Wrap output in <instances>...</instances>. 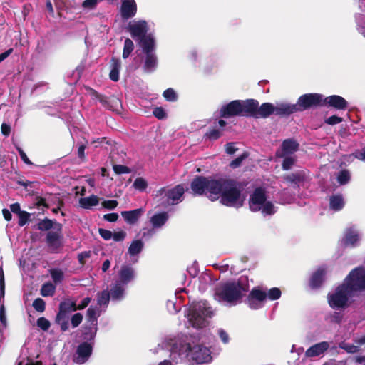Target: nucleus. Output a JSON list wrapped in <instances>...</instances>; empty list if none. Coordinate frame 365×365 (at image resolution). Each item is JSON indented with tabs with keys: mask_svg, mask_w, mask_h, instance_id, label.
Masks as SVG:
<instances>
[{
	"mask_svg": "<svg viewBox=\"0 0 365 365\" xmlns=\"http://www.w3.org/2000/svg\"><path fill=\"white\" fill-rule=\"evenodd\" d=\"M170 351L173 360L187 362L191 365L210 363L212 356L204 340L198 336H185L181 339H165L160 345Z\"/></svg>",
	"mask_w": 365,
	"mask_h": 365,
	"instance_id": "nucleus-1",
	"label": "nucleus"
},
{
	"mask_svg": "<svg viewBox=\"0 0 365 365\" xmlns=\"http://www.w3.org/2000/svg\"><path fill=\"white\" fill-rule=\"evenodd\" d=\"M248 291V279L245 277H241L237 281L220 284L215 289V299L226 305L235 306L242 302Z\"/></svg>",
	"mask_w": 365,
	"mask_h": 365,
	"instance_id": "nucleus-2",
	"label": "nucleus"
},
{
	"mask_svg": "<svg viewBox=\"0 0 365 365\" xmlns=\"http://www.w3.org/2000/svg\"><path fill=\"white\" fill-rule=\"evenodd\" d=\"M217 183V200L220 199L222 205L234 207H240L243 205L245 197L241 193L239 183L227 178H218Z\"/></svg>",
	"mask_w": 365,
	"mask_h": 365,
	"instance_id": "nucleus-3",
	"label": "nucleus"
},
{
	"mask_svg": "<svg viewBox=\"0 0 365 365\" xmlns=\"http://www.w3.org/2000/svg\"><path fill=\"white\" fill-rule=\"evenodd\" d=\"M212 315L211 308L206 301H200L192 303L186 314L189 326L201 329L208 324V318Z\"/></svg>",
	"mask_w": 365,
	"mask_h": 365,
	"instance_id": "nucleus-4",
	"label": "nucleus"
},
{
	"mask_svg": "<svg viewBox=\"0 0 365 365\" xmlns=\"http://www.w3.org/2000/svg\"><path fill=\"white\" fill-rule=\"evenodd\" d=\"M218 179L197 177L191 183V189L195 195H205L212 201L217 200Z\"/></svg>",
	"mask_w": 365,
	"mask_h": 365,
	"instance_id": "nucleus-5",
	"label": "nucleus"
},
{
	"mask_svg": "<svg viewBox=\"0 0 365 365\" xmlns=\"http://www.w3.org/2000/svg\"><path fill=\"white\" fill-rule=\"evenodd\" d=\"M249 205L252 211H260L264 215H270L276 212V207L268 200L264 190L257 188L250 195Z\"/></svg>",
	"mask_w": 365,
	"mask_h": 365,
	"instance_id": "nucleus-6",
	"label": "nucleus"
},
{
	"mask_svg": "<svg viewBox=\"0 0 365 365\" xmlns=\"http://www.w3.org/2000/svg\"><path fill=\"white\" fill-rule=\"evenodd\" d=\"M250 98L246 100H234L224 105L220 110V116L229 118L235 116H244L249 118L247 106Z\"/></svg>",
	"mask_w": 365,
	"mask_h": 365,
	"instance_id": "nucleus-7",
	"label": "nucleus"
},
{
	"mask_svg": "<svg viewBox=\"0 0 365 365\" xmlns=\"http://www.w3.org/2000/svg\"><path fill=\"white\" fill-rule=\"evenodd\" d=\"M249 118H267L274 114V106L272 103H263L259 106L257 100L250 98V104L247 106Z\"/></svg>",
	"mask_w": 365,
	"mask_h": 365,
	"instance_id": "nucleus-8",
	"label": "nucleus"
},
{
	"mask_svg": "<svg viewBox=\"0 0 365 365\" xmlns=\"http://www.w3.org/2000/svg\"><path fill=\"white\" fill-rule=\"evenodd\" d=\"M343 284L351 292L365 291V268L359 267L352 270Z\"/></svg>",
	"mask_w": 365,
	"mask_h": 365,
	"instance_id": "nucleus-9",
	"label": "nucleus"
},
{
	"mask_svg": "<svg viewBox=\"0 0 365 365\" xmlns=\"http://www.w3.org/2000/svg\"><path fill=\"white\" fill-rule=\"evenodd\" d=\"M352 292L342 284L339 286L334 292L328 294V302L333 309H341L346 306L349 297Z\"/></svg>",
	"mask_w": 365,
	"mask_h": 365,
	"instance_id": "nucleus-10",
	"label": "nucleus"
},
{
	"mask_svg": "<svg viewBox=\"0 0 365 365\" xmlns=\"http://www.w3.org/2000/svg\"><path fill=\"white\" fill-rule=\"evenodd\" d=\"M184 192V187L178 185L172 189L161 188L158 191V195L161 197L160 199V203L164 206H167L175 205L181 202Z\"/></svg>",
	"mask_w": 365,
	"mask_h": 365,
	"instance_id": "nucleus-11",
	"label": "nucleus"
},
{
	"mask_svg": "<svg viewBox=\"0 0 365 365\" xmlns=\"http://www.w3.org/2000/svg\"><path fill=\"white\" fill-rule=\"evenodd\" d=\"M296 104L298 112L323 106V95L316 93L303 94L299 97Z\"/></svg>",
	"mask_w": 365,
	"mask_h": 365,
	"instance_id": "nucleus-12",
	"label": "nucleus"
},
{
	"mask_svg": "<svg viewBox=\"0 0 365 365\" xmlns=\"http://www.w3.org/2000/svg\"><path fill=\"white\" fill-rule=\"evenodd\" d=\"M100 315V310L90 307L86 312V320L88 327L86 328L83 334L85 340H93L97 332V319Z\"/></svg>",
	"mask_w": 365,
	"mask_h": 365,
	"instance_id": "nucleus-13",
	"label": "nucleus"
},
{
	"mask_svg": "<svg viewBox=\"0 0 365 365\" xmlns=\"http://www.w3.org/2000/svg\"><path fill=\"white\" fill-rule=\"evenodd\" d=\"M148 29V23L145 20L130 21L126 27L127 31L135 41L147 35Z\"/></svg>",
	"mask_w": 365,
	"mask_h": 365,
	"instance_id": "nucleus-14",
	"label": "nucleus"
},
{
	"mask_svg": "<svg viewBox=\"0 0 365 365\" xmlns=\"http://www.w3.org/2000/svg\"><path fill=\"white\" fill-rule=\"evenodd\" d=\"M266 301L265 291L259 287L252 289L247 298V304L252 309L262 308Z\"/></svg>",
	"mask_w": 365,
	"mask_h": 365,
	"instance_id": "nucleus-15",
	"label": "nucleus"
},
{
	"mask_svg": "<svg viewBox=\"0 0 365 365\" xmlns=\"http://www.w3.org/2000/svg\"><path fill=\"white\" fill-rule=\"evenodd\" d=\"M86 91L89 92L90 95L93 98L98 100L102 106L106 109L113 110H114V108L120 103V100L118 98L112 97L109 98L107 96L99 93L91 87H86Z\"/></svg>",
	"mask_w": 365,
	"mask_h": 365,
	"instance_id": "nucleus-16",
	"label": "nucleus"
},
{
	"mask_svg": "<svg viewBox=\"0 0 365 365\" xmlns=\"http://www.w3.org/2000/svg\"><path fill=\"white\" fill-rule=\"evenodd\" d=\"M92 344L88 342H83L77 347L76 354L73 357V361L78 364H83L86 362L92 354Z\"/></svg>",
	"mask_w": 365,
	"mask_h": 365,
	"instance_id": "nucleus-17",
	"label": "nucleus"
},
{
	"mask_svg": "<svg viewBox=\"0 0 365 365\" xmlns=\"http://www.w3.org/2000/svg\"><path fill=\"white\" fill-rule=\"evenodd\" d=\"M136 272L134 267L129 264H123L118 274V279L122 284L127 286L135 279Z\"/></svg>",
	"mask_w": 365,
	"mask_h": 365,
	"instance_id": "nucleus-18",
	"label": "nucleus"
},
{
	"mask_svg": "<svg viewBox=\"0 0 365 365\" xmlns=\"http://www.w3.org/2000/svg\"><path fill=\"white\" fill-rule=\"evenodd\" d=\"M361 239V233L354 226L349 227L344 231L343 243L346 246L356 247Z\"/></svg>",
	"mask_w": 365,
	"mask_h": 365,
	"instance_id": "nucleus-19",
	"label": "nucleus"
},
{
	"mask_svg": "<svg viewBox=\"0 0 365 365\" xmlns=\"http://www.w3.org/2000/svg\"><path fill=\"white\" fill-rule=\"evenodd\" d=\"M328 106L339 110H345L348 108V102L343 97L338 95H331L323 97V106Z\"/></svg>",
	"mask_w": 365,
	"mask_h": 365,
	"instance_id": "nucleus-20",
	"label": "nucleus"
},
{
	"mask_svg": "<svg viewBox=\"0 0 365 365\" xmlns=\"http://www.w3.org/2000/svg\"><path fill=\"white\" fill-rule=\"evenodd\" d=\"M61 225L60 223H56L54 229L55 232L50 231L47 234L46 242L49 247L51 250H56L61 246L60 237L61 231Z\"/></svg>",
	"mask_w": 365,
	"mask_h": 365,
	"instance_id": "nucleus-21",
	"label": "nucleus"
},
{
	"mask_svg": "<svg viewBox=\"0 0 365 365\" xmlns=\"http://www.w3.org/2000/svg\"><path fill=\"white\" fill-rule=\"evenodd\" d=\"M137 12V5L135 0H123L120 13L122 19L128 20L133 17Z\"/></svg>",
	"mask_w": 365,
	"mask_h": 365,
	"instance_id": "nucleus-22",
	"label": "nucleus"
},
{
	"mask_svg": "<svg viewBox=\"0 0 365 365\" xmlns=\"http://www.w3.org/2000/svg\"><path fill=\"white\" fill-rule=\"evenodd\" d=\"M329 348V344L327 341H322L310 346L305 352V356L307 358L316 357L324 354Z\"/></svg>",
	"mask_w": 365,
	"mask_h": 365,
	"instance_id": "nucleus-23",
	"label": "nucleus"
},
{
	"mask_svg": "<svg viewBox=\"0 0 365 365\" xmlns=\"http://www.w3.org/2000/svg\"><path fill=\"white\" fill-rule=\"evenodd\" d=\"M126 286L122 284L118 281L110 284V294L111 299L113 301H120L125 296Z\"/></svg>",
	"mask_w": 365,
	"mask_h": 365,
	"instance_id": "nucleus-24",
	"label": "nucleus"
},
{
	"mask_svg": "<svg viewBox=\"0 0 365 365\" xmlns=\"http://www.w3.org/2000/svg\"><path fill=\"white\" fill-rule=\"evenodd\" d=\"M274 114L279 116H288L298 112L297 104L282 103L274 106Z\"/></svg>",
	"mask_w": 365,
	"mask_h": 365,
	"instance_id": "nucleus-25",
	"label": "nucleus"
},
{
	"mask_svg": "<svg viewBox=\"0 0 365 365\" xmlns=\"http://www.w3.org/2000/svg\"><path fill=\"white\" fill-rule=\"evenodd\" d=\"M137 42L141 47L144 53H151L155 50V39L151 34H148L145 36L138 39Z\"/></svg>",
	"mask_w": 365,
	"mask_h": 365,
	"instance_id": "nucleus-26",
	"label": "nucleus"
},
{
	"mask_svg": "<svg viewBox=\"0 0 365 365\" xmlns=\"http://www.w3.org/2000/svg\"><path fill=\"white\" fill-rule=\"evenodd\" d=\"M145 59L143 63V71L145 73H152L158 67V57L153 52L145 53Z\"/></svg>",
	"mask_w": 365,
	"mask_h": 365,
	"instance_id": "nucleus-27",
	"label": "nucleus"
},
{
	"mask_svg": "<svg viewBox=\"0 0 365 365\" xmlns=\"http://www.w3.org/2000/svg\"><path fill=\"white\" fill-rule=\"evenodd\" d=\"M298 149L299 143L296 140L293 139H287L284 140L282 144V150L283 156H284V160H293L292 158L286 157V155L294 153Z\"/></svg>",
	"mask_w": 365,
	"mask_h": 365,
	"instance_id": "nucleus-28",
	"label": "nucleus"
},
{
	"mask_svg": "<svg viewBox=\"0 0 365 365\" xmlns=\"http://www.w3.org/2000/svg\"><path fill=\"white\" fill-rule=\"evenodd\" d=\"M143 212V209L138 208L130 211H123L121 212V215L127 223L133 225L138 222Z\"/></svg>",
	"mask_w": 365,
	"mask_h": 365,
	"instance_id": "nucleus-29",
	"label": "nucleus"
},
{
	"mask_svg": "<svg viewBox=\"0 0 365 365\" xmlns=\"http://www.w3.org/2000/svg\"><path fill=\"white\" fill-rule=\"evenodd\" d=\"M326 273L327 271L324 267H319L312 274L309 281L310 286L312 288L319 287L323 282Z\"/></svg>",
	"mask_w": 365,
	"mask_h": 365,
	"instance_id": "nucleus-30",
	"label": "nucleus"
},
{
	"mask_svg": "<svg viewBox=\"0 0 365 365\" xmlns=\"http://www.w3.org/2000/svg\"><path fill=\"white\" fill-rule=\"evenodd\" d=\"M169 215L168 212H159L154 214L150 219V224L155 229L161 228L168 221Z\"/></svg>",
	"mask_w": 365,
	"mask_h": 365,
	"instance_id": "nucleus-31",
	"label": "nucleus"
},
{
	"mask_svg": "<svg viewBox=\"0 0 365 365\" xmlns=\"http://www.w3.org/2000/svg\"><path fill=\"white\" fill-rule=\"evenodd\" d=\"M111 70L109 73L110 78L116 82L119 80V71L121 67L120 61L118 58H112L111 59Z\"/></svg>",
	"mask_w": 365,
	"mask_h": 365,
	"instance_id": "nucleus-32",
	"label": "nucleus"
},
{
	"mask_svg": "<svg viewBox=\"0 0 365 365\" xmlns=\"http://www.w3.org/2000/svg\"><path fill=\"white\" fill-rule=\"evenodd\" d=\"M99 203V198L94 195L87 197H82L79 200V205L84 209H91L93 206H96Z\"/></svg>",
	"mask_w": 365,
	"mask_h": 365,
	"instance_id": "nucleus-33",
	"label": "nucleus"
},
{
	"mask_svg": "<svg viewBox=\"0 0 365 365\" xmlns=\"http://www.w3.org/2000/svg\"><path fill=\"white\" fill-rule=\"evenodd\" d=\"M344 200L341 195H334L330 197L329 206L330 208L334 211L341 210L344 206Z\"/></svg>",
	"mask_w": 365,
	"mask_h": 365,
	"instance_id": "nucleus-34",
	"label": "nucleus"
},
{
	"mask_svg": "<svg viewBox=\"0 0 365 365\" xmlns=\"http://www.w3.org/2000/svg\"><path fill=\"white\" fill-rule=\"evenodd\" d=\"M143 248V242L140 240H133L128 247V253L130 256H136L142 251Z\"/></svg>",
	"mask_w": 365,
	"mask_h": 365,
	"instance_id": "nucleus-35",
	"label": "nucleus"
},
{
	"mask_svg": "<svg viewBox=\"0 0 365 365\" xmlns=\"http://www.w3.org/2000/svg\"><path fill=\"white\" fill-rule=\"evenodd\" d=\"M77 309L76 304L71 300H66L60 304L59 312L68 314V313Z\"/></svg>",
	"mask_w": 365,
	"mask_h": 365,
	"instance_id": "nucleus-36",
	"label": "nucleus"
},
{
	"mask_svg": "<svg viewBox=\"0 0 365 365\" xmlns=\"http://www.w3.org/2000/svg\"><path fill=\"white\" fill-rule=\"evenodd\" d=\"M134 49V44L131 39L125 38L124 41V46L122 57L125 59L129 57L130 53L133 52Z\"/></svg>",
	"mask_w": 365,
	"mask_h": 365,
	"instance_id": "nucleus-37",
	"label": "nucleus"
},
{
	"mask_svg": "<svg viewBox=\"0 0 365 365\" xmlns=\"http://www.w3.org/2000/svg\"><path fill=\"white\" fill-rule=\"evenodd\" d=\"M56 321L61 326L62 331H66L68 329V314L58 312Z\"/></svg>",
	"mask_w": 365,
	"mask_h": 365,
	"instance_id": "nucleus-38",
	"label": "nucleus"
},
{
	"mask_svg": "<svg viewBox=\"0 0 365 365\" xmlns=\"http://www.w3.org/2000/svg\"><path fill=\"white\" fill-rule=\"evenodd\" d=\"M111 299L109 292L104 290L98 294L97 302L100 306H107L109 300Z\"/></svg>",
	"mask_w": 365,
	"mask_h": 365,
	"instance_id": "nucleus-39",
	"label": "nucleus"
},
{
	"mask_svg": "<svg viewBox=\"0 0 365 365\" xmlns=\"http://www.w3.org/2000/svg\"><path fill=\"white\" fill-rule=\"evenodd\" d=\"M282 292L277 287H273L265 291L266 299L271 301L277 300L280 298Z\"/></svg>",
	"mask_w": 365,
	"mask_h": 365,
	"instance_id": "nucleus-40",
	"label": "nucleus"
},
{
	"mask_svg": "<svg viewBox=\"0 0 365 365\" xmlns=\"http://www.w3.org/2000/svg\"><path fill=\"white\" fill-rule=\"evenodd\" d=\"M56 287L52 283L44 284L41 289V294L43 297H49L53 295Z\"/></svg>",
	"mask_w": 365,
	"mask_h": 365,
	"instance_id": "nucleus-41",
	"label": "nucleus"
},
{
	"mask_svg": "<svg viewBox=\"0 0 365 365\" xmlns=\"http://www.w3.org/2000/svg\"><path fill=\"white\" fill-rule=\"evenodd\" d=\"M56 223L57 222H53L49 219H44L39 222V223L38 224V228L42 231L48 230L52 227L54 228V226H56Z\"/></svg>",
	"mask_w": 365,
	"mask_h": 365,
	"instance_id": "nucleus-42",
	"label": "nucleus"
},
{
	"mask_svg": "<svg viewBox=\"0 0 365 365\" xmlns=\"http://www.w3.org/2000/svg\"><path fill=\"white\" fill-rule=\"evenodd\" d=\"M221 136V132L216 128L210 129L207 130L204 135V138L205 139H208L210 140H216L220 138Z\"/></svg>",
	"mask_w": 365,
	"mask_h": 365,
	"instance_id": "nucleus-43",
	"label": "nucleus"
},
{
	"mask_svg": "<svg viewBox=\"0 0 365 365\" xmlns=\"http://www.w3.org/2000/svg\"><path fill=\"white\" fill-rule=\"evenodd\" d=\"M350 180V173L348 170H344L339 173L337 175V181L340 185H345Z\"/></svg>",
	"mask_w": 365,
	"mask_h": 365,
	"instance_id": "nucleus-44",
	"label": "nucleus"
},
{
	"mask_svg": "<svg viewBox=\"0 0 365 365\" xmlns=\"http://www.w3.org/2000/svg\"><path fill=\"white\" fill-rule=\"evenodd\" d=\"M52 279L55 283H60L63 279V272L58 269H53L50 270Z\"/></svg>",
	"mask_w": 365,
	"mask_h": 365,
	"instance_id": "nucleus-45",
	"label": "nucleus"
},
{
	"mask_svg": "<svg viewBox=\"0 0 365 365\" xmlns=\"http://www.w3.org/2000/svg\"><path fill=\"white\" fill-rule=\"evenodd\" d=\"M163 96L165 98L166 101H170V102H174V101H177V99H178V96H177L175 91L171 88H169L166 89L165 91H164Z\"/></svg>",
	"mask_w": 365,
	"mask_h": 365,
	"instance_id": "nucleus-46",
	"label": "nucleus"
},
{
	"mask_svg": "<svg viewBox=\"0 0 365 365\" xmlns=\"http://www.w3.org/2000/svg\"><path fill=\"white\" fill-rule=\"evenodd\" d=\"M339 347L344 349L348 353L351 354L356 353L360 350L358 345L350 344L346 343L340 344Z\"/></svg>",
	"mask_w": 365,
	"mask_h": 365,
	"instance_id": "nucleus-47",
	"label": "nucleus"
},
{
	"mask_svg": "<svg viewBox=\"0 0 365 365\" xmlns=\"http://www.w3.org/2000/svg\"><path fill=\"white\" fill-rule=\"evenodd\" d=\"M237 143L234 142L227 143L225 145V150L228 155H234L240 151V149L236 147Z\"/></svg>",
	"mask_w": 365,
	"mask_h": 365,
	"instance_id": "nucleus-48",
	"label": "nucleus"
},
{
	"mask_svg": "<svg viewBox=\"0 0 365 365\" xmlns=\"http://www.w3.org/2000/svg\"><path fill=\"white\" fill-rule=\"evenodd\" d=\"M147 185V182L142 178H136L133 183V187L140 191L144 190Z\"/></svg>",
	"mask_w": 365,
	"mask_h": 365,
	"instance_id": "nucleus-49",
	"label": "nucleus"
},
{
	"mask_svg": "<svg viewBox=\"0 0 365 365\" xmlns=\"http://www.w3.org/2000/svg\"><path fill=\"white\" fill-rule=\"evenodd\" d=\"M153 115L159 120L165 119L167 117L166 112L162 107L154 108Z\"/></svg>",
	"mask_w": 365,
	"mask_h": 365,
	"instance_id": "nucleus-50",
	"label": "nucleus"
},
{
	"mask_svg": "<svg viewBox=\"0 0 365 365\" xmlns=\"http://www.w3.org/2000/svg\"><path fill=\"white\" fill-rule=\"evenodd\" d=\"M18 216H19V225L22 227L28 222L30 215L27 212L23 211L21 212H19Z\"/></svg>",
	"mask_w": 365,
	"mask_h": 365,
	"instance_id": "nucleus-51",
	"label": "nucleus"
},
{
	"mask_svg": "<svg viewBox=\"0 0 365 365\" xmlns=\"http://www.w3.org/2000/svg\"><path fill=\"white\" fill-rule=\"evenodd\" d=\"M33 307L36 311L42 312L45 310V302L42 299L38 298L33 302Z\"/></svg>",
	"mask_w": 365,
	"mask_h": 365,
	"instance_id": "nucleus-52",
	"label": "nucleus"
},
{
	"mask_svg": "<svg viewBox=\"0 0 365 365\" xmlns=\"http://www.w3.org/2000/svg\"><path fill=\"white\" fill-rule=\"evenodd\" d=\"M343 121V118L341 117H339L337 115H331L328 118H326L324 122L325 123L330 125H334L336 124H339Z\"/></svg>",
	"mask_w": 365,
	"mask_h": 365,
	"instance_id": "nucleus-53",
	"label": "nucleus"
},
{
	"mask_svg": "<svg viewBox=\"0 0 365 365\" xmlns=\"http://www.w3.org/2000/svg\"><path fill=\"white\" fill-rule=\"evenodd\" d=\"M113 170L118 175L130 173V170L127 166L122 165H114Z\"/></svg>",
	"mask_w": 365,
	"mask_h": 365,
	"instance_id": "nucleus-54",
	"label": "nucleus"
},
{
	"mask_svg": "<svg viewBox=\"0 0 365 365\" xmlns=\"http://www.w3.org/2000/svg\"><path fill=\"white\" fill-rule=\"evenodd\" d=\"M37 325L41 329L46 331L50 327V322L44 317H40L37 320Z\"/></svg>",
	"mask_w": 365,
	"mask_h": 365,
	"instance_id": "nucleus-55",
	"label": "nucleus"
},
{
	"mask_svg": "<svg viewBox=\"0 0 365 365\" xmlns=\"http://www.w3.org/2000/svg\"><path fill=\"white\" fill-rule=\"evenodd\" d=\"M83 320V316L81 313H76L71 317V324L73 327H78Z\"/></svg>",
	"mask_w": 365,
	"mask_h": 365,
	"instance_id": "nucleus-56",
	"label": "nucleus"
},
{
	"mask_svg": "<svg viewBox=\"0 0 365 365\" xmlns=\"http://www.w3.org/2000/svg\"><path fill=\"white\" fill-rule=\"evenodd\" d=\"M118 205V202L115 200H104L102 206L108 210H113Z\"/></svg>",
	"mask_w": 365,
	"mask_h": 365,
	"instance_id": "nucleus-57",
	"label": "nucleus"
},
{
	"mask_svg": "<svg viewBox=\"0 0 365 365\" xmlns=\"http://www.w3.org/2000/svg\"><path fill=\"white\" fill-rule=\"evenodd\" d=\"M217 334H218L220 339H221V341L224 344H227L229 342V341H230L229 334L224 329H219L217 330Z\"/></svg>",
	"mask_w": 365,
	"mask_h": 365,
	"instance_id": "nucleus-58",
	"label": "nucleus"
},
{
	"mask_svg": "<svg viewBox=\"0 0 365 365\" xmlns=\"http://www.w3.org/2000/svg\"><path fill=\"white\" fill-rule=\"evenodd\" d=\"M113 236L112 237V238L115 242L123 241L126 237V232L123 230L114 232H113Z\"/></svg>",
	"mask_w": 365,
	"mask_h": 365,
	"instance_id": "nucleus-59",
	"label": "nucleus"
},
{
	"mask_svg": "<svg viewBox=\"0 0 365 365\" xmlns=\"http://www.w3.org/2000/svg\"><path fill=\"white\" fill-rule=\"evenodd\" d=\"M155 234V228L143 229L142 237L145 239L151 238Z\"/></svg>",
	"mask_w": 365,
	"mask_h": 365,
	"instance_id": "nucleus-60",
	"label": "nucleus"
},
{
	"mask_svg": "<svg viewBox=\"0 0 365 365\" xmlns=\"http://www.w3.org/2000/svg\"><path fill=\"white\" fill-rule=\"evenodd\" d=\"M99 233H100L101 236L104 240H106L111 239L112 237L113 236V232L111 231L104 230V229H100Z\"/></svg>",
	"mask_w": 365,
	"mask_h": 365,
	"instance_id": "nucleus-61",
	"label": "nucleus"
},
{
	"mask_svg": "<svg viewBox=\"0 0 365 365\" xmlns=\"http://www.w3.org/2000/svg\"><path fill=\"white\" fill-rule=\"evenodd\" d=\"M0 322L4 327H6L7 321H6V311H5V308H4V305H1L0 307Z\"/></svg>",
	"mask_w": 365,
	"mask_h": 365,
	"instance_id": "nucleus-62",
	"label": "nucleus"
},
{
	"mask_svg": "<svg viewBox=\"0 0 365 365\" xmlns=\"http://www.w3.org/2000/svg\"><path fill=\"white\" fill-rule=\"evenodd\" d=\"M1 133L4 136L7 137L11 133V126L9 125L4 123L1 125Z\"/></svg>",
	"mask_w": 365,
	"mask_h": 365,
	"instance_id": "nucleus-63",
	"label": "nucleus"
},
{
	"mask_svg": "<svg viewBox=\"0 0 365 365\" xmlns=\"http://www.w3.org/2000/svg\"><path fill=\"white\" fill-rule=\"evenodd\" d=\"M103 218L110 222H114L117 221L118 218V215L117 213H109L106 214L103 216Z\"/></svg>",
	"mask_w": 365,
	"mask_h": 365,
	"instance_id": "nucleus-64",
	"label": "nucleus"
}]
</instances>
